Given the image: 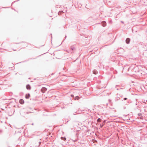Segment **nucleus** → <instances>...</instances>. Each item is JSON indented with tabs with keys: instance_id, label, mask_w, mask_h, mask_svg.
<instances>
[{
	"instance_id": "f257e3e1",
	"label": "nucleus",
	"mask_w": 147,
	"mask_h": 147,
	"mask_svg": "<svg viewBox=\"0 0 147 147\" xmlns=\"http://www.w3.org/2000/svg\"><path fill=\"white\" fill-rule=\"evenodd\" d=\"M47 90V88L45 87H43L41 90V91L42 92L44 93Z\"/></svg>"
},
{
	"instance_id": "f03ea898",
	"label": "nucleus",
	"mask_w": 147,
	"mask_h": 147,
	"mask_svg": "<svg viewBox=\"0 0 147 147\" xmlns=\"http://www.w3.org/2000/svg\"><path fill=\"white\" fill-rule=\"evenodd\" d=\"M30 96V94H27L26 95L25 98L26 99H28L29 98Z\"/></svg>"
},
{
	"instance_id": "7ed1b4c3",
	"label": "nucleus",
	"mask_w": 147,
	"mask_h": 147,
	"mask_svg": "<svg viewBox=\"0 0 147 147\" xmlns=\"http://www.w3.org/2000/svg\"><path fill=\"white\" fill-rule=\"evenodd\" d=\"M19 102L22 104H23L24 103V101L22 99H20Z\"/></svg>"
},
{
	"instance_id": "20e7f679",
	"label": "nucleus",
	"mask_w": 147,
	"mask_h": 147,
	"mask_svg": "<svg viewBox=\"0 0 147 147\" xmlns=\"http://www.w3.org/2000/svg\"><path fill=\"white\" fill-rule=\"evenodd\" d=\"M130 41V39L129 38H127L126 39V42L128 44L129 43Z\"/></svg>"
},
{
	"instance_id": "39448f33",
	"label": "nucleus",
	"mask_w": 147,
	"mask_h": 147,
	"mask_svg": "<svg viewBox=\"0 0 147 147\" xmlns=\"http://www.w3.org/2000/svg\"><path fill=\"white\" fill-rule=\"evenodd\" d=\"M26 88L28 90H30V89L31 87L30 85H28L26 86Z\"/></svg>"
},
{
	"instance_id": "423d86ee",
	"label": "nucleus",
	"mask_w": 147,
	"mask_h": 147,
	"mask_svg": "<svg viewBox=\"0 0 147 147\" xmlns=\"http://www.w3.org/2000/svg\"><path fill=\"white\" fill-rule=\"evenodd\" d=\"M101 121V119L100 118H98L97 119V121L98 122H100Z\"/></svg>"
},
{
	"instance_id": "0eeeda50",
	"label": "nucleus",
	"mask_w": 147,
	"mask_h": 147,
	"mask_svg": "<svg viewBox=\"0 0 147 147\" xmlns=\"http://www.w3.org/2000/svg\"><path fill=\"white\" fill-rule=\"evenodd\" d=\"M105 121H103V122L102 123V125H104L105 123Z\"/></svg>"
},
{
	"instance_id": "6e6552de",
	"label": "nucleus",
	"mask_w": 147,
	"mask_h": 147,
	"mask_svg": "<svg viewBox=\"0 0 147 147\" xmlns=\"http://www.w3.org/2000/svg\"><path fill=\"white\" fill-rule=\"evenodd\" d=\"M103 125L102 124V125H100V127H102L103 126Z\"/></svg>"
},
{
	"instance_id": "1a4fd4ad",
	"label": "nucleus",
	"mask_w": 147,
	"mask_h": 147,
	"mask_svg": "<svg viewBox=\"0 0 147 147\" xmlns=\"http://www.w3.org/2000/svg\"><path fill=\"white\" fill-rule=\"evenodd\" d=\"M127 98H124V100H127Z\"/></svg>"
},
{
	"instance_id": "9d476101",
	"label": "nucleus",
	"mask_w": 147,
	"mask_h": 147,
	"mask_svg": "<svg viewBox=\"0 0 147 147\" xmlns=\"http://www.w3.org/2000/svg\"><path fill=\"white\" fill-rule=\"evenodd\" d=\"M93 73H94V74H96V72H95V73H94V72H93Z\"/></svg>"
}]
</instances>
